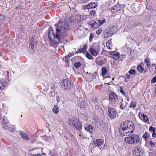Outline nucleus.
<instances>
[{
  "mask_svg": "<svg viewBox=\"0 0 156 156\" xmlns=\"http://www.w3.org/2000/svg\"><path fill=\"white\" fill-rule=\"evenodd\" d=\"M55 32L52 27L49 28L48 37L52 43L58 44L62 42V40L67 34L69 28L67 24L62 21L55 24Z\"/></svg>",
  "mask_w": 156,
  "mask_h": 156,
  "instance_id": "nucleus-1",
  "label": "nucleus"
},
{
  "mask_svg": "<svg viewBox=\"0 0 156 156\" xmlns=\"http://www.w3.org/2000/svg\"><path fill=\"white\" fill-rule=\"evenodd\" d=\"M126 142L128 144H136L140 141L139 136L136 134H133L125 138Z\"/></svg>",
  "mask_w": 156,
  "mask_h": 156,
  "instance_id": "nucleus-2",
  "label": "nucleus"
},
{
  "mask_svg": "<svg viewBox=\"0 0 156 156\" xmlns=\"http://www.w3.org/2000/svg\"><path fill=\"white\" fill-rule=\"evenodd\" d=\"M61 86L64 89L69 90L72 87L73 84L70 80L66 79L62 81Z\"/></svg>",
  "mask_w": 156,
  "mask_h": 156,
  "instance_id": "nucleus-3",
  "label": "nucleus"
},
{
  "mask_svg": "<svg viewBox=\"0 0 156 156\" xmlns=\"http://www.w3.org/2000/svg\"><path fill=\"white\" fill-rule=\"evenodd\" d=\"M109 100L112 104H113L114 107L118 105L117 102L119 98L116 94L114 92H111L109 95Z\"/></svg>",
  "mask_w": 156,
  "mask_h": 156,
  "instance_id": "nucleus-4",
  "label": "nucleus"
},
{
  "mask_svg": "<svg viewBox=\"0 0 156 156\" xmlns=\"http://www.w3.org/2000/svg\"><path fill=\"white\" fill-rule=\"evenodd\" d=\"M107 114L109 118L113 119L116 117L117 112L114 108L108 107V109Z\"/></svg>",
  "mask_w": 156,
  "mask_h": 156,
  "instance_id": "nucleus-5",
  "label": "nucleus"
},
{
  "mask_svg": "<svg viewBox=\"0 0 156 156\" xmlns=\"http://www.w3.org/2000/svg\"><path fill=\"white\" fill-rule=\"evenodd\" d=\"M133 154L135 156H141L143 154V150L139 147L136 146L133 149Z\"/></svg>",
  "mask_w": 156,
  "mask_h": 156,
  "instance_id": "nucleus-6",
  "label": "nucleus"
},
{
  "mask_svg": "<svg viewBox=\"0 0 156 156\" xmlns=\"http://www.w3.org/2000/svg\"><path fill=\"white\" fill-rule=\"evenodd\" d=\"M119 132L121 134L124 136H129V132H128L127 128L123 125H121L119 129Z\"/></svg>",
  "mask_w": 156,
  "mask_h": 156,
  "instance_id": "nucleus-7",
  "label": "nucleus"
},
{
  "mask_svg": "<svg viewBox=\"0 0 156 156\" xmlns=\"http://www.w3.org/2000/svg\"><path fill=\"white\" fill-rule=\"evenodd\" d=\"M113 29L111 27H108L106 29L103 33L104 37L106 38L112 36L113 34Z\"/></svg>",
  "mask_w": 156,
  "mask_h": 156,
  "instance_id": "nucleus-8",
  "label": "nucleus"
},
{
  "mask_svg": "<svg viewBox=\"0 0 156 156\" xmlns=\"http://www.w3.org/2000/svg\"><path fill=\"white\" fill-rule=\"evenodd\" d=\"M122 125L126 127L127 128H133L135 129V126L132 122L130 121H125Z\"/></svg>",
  "mask_w": 156,
  "mask_h": 156,
  "instance_id": "nucleus-9",
  "label": "nucleus"
},
{
  "mask_svg": "<svg viewBox=\"0 0 156 156\" xmlns=\"http://www.w3.org/2000/svg\"><path fill=\"white\" fill-rule=\"evenodd\" d=\"M78 121L79 119H78L76 118H73L72 119H68L69 124L70 126L74 127Z\"/></svg>",
  "mask_w": 156,
  "mask_h": 156,
  "instance_id": "nucleus-10",
  "label": "nucleus"
},
{
  "mask_svg": "<svg viewBox=\"0 0 156 156\" xmlns=\"http://www.w3.org/2000/svg\"><path fill=\"white\" fill-rule=\"evenodd\" d=\"M123 5H118L116 6H114L111 8V11L112 12L114 13L116 12H118L120 10L122 9V7L121 6H122Z\"/></svg>",
  "mask_w": 156,
  "mask_h": 156,
  "instance_id": "nucleus-11",
  "label": "nucleus"
},
{
  "mask_svg": "<svg viewBox=\"0 0 156 156\" xmlns=\"http://www.w3.org/2000/svg\"><path fill=\"white\" fill-rule=\"evenodd\" d=\"M8 85L7 82L5 79L0 80V89L3 90Z\"/></svg>",
  "mask_w": 156,
  "mask_h": 156,
  "instance_id": "nucleus-12",
  "label": "nucleus"
},
{
  "mask_svg": "<svg viewBox=\"0 0 156 156\" xmlns=\"http://www.w3.org/2000/svg\"><path fill=\"white\" fill-rule=\"evenodd\" d=\"M19 133L20 134L23 140H28L30 139V138L24 132L20 131L19 132Z\"/></svg>",
  "mask_w": 156,
  "mask_h": 156,
  "instance_id": "nucleus-13",
  "label": "nucleus"
},
{
  "mask_svg": "<svg viewBox=\"0 0 156 156\" xmlns=\"http://www.w3.org/2000/svg\"><path fill=\"white\" fill-rule=\"evenodd\" d=\"M99 50L98 49V50H95V49L92 48L90 49L89 51L94 56H97L99 53Z\"/></svg>",
  "mask_w": 156,
  "mask_h": 156,
  "instance_id": "nucleus-14",
  "label": "nucleus"
},
{
  "mask_svg": "<svg viewBox=\"0 0 156 156\" xmlns=\"http://www.w3.org/2000/svg\"><path fill=\"white\" fill-rule=\"evenodd\" d=\"M89 24L91 27L97 28L99 27V24L96 22L94 20H91L89 23Z\"/></svg>",
  "mask_w": 156,
  "mask_h": 156,
  "instance_id": "nucleus-15",
  "label": "nucleus"
},
{
  "mask_svg": "<svg viewBox=\"0 0 156 156\" xmlns=\"http://www.w3.org/2000/svg\"><path fill=\"white\" fill-rule=\"evenodd\" d=\"M97 6V4L95 2H91L86 6L87 9L94 8Z\"/></svg>",
  "mask_w": 156,
  "mask_h": 156,
  "instance_id": "nucleus-16",
  "label": "nucleus"
},
{
  "mask_svg": "<svg viewBox=\"0 0 156 156\" xmlns=\"http://www.w3.org/2000/svg\"><path fill=\"white\" fill-rule=\"evenodd\" d=\"M84 128L86 131H88L90 133H92L93 132L92 127L90 125H85Z\"/></svg>",
  "mask_w": 156,
  "mask_h": 156,
  "instance_id": "nucleus-17",
  "label": "nucleus"
},
{
  "mask_svg": "<svg viewBox=\"0 0 156 156\" xmlns=\"http://www.w3.org/2000/svg\"><path fill=\"white\" fill-rule=\"evenodd\" d=\"M94 144L95 146L99 147L102 145V142L101 140L97 139L94 140Z\"/></svg>",
  "mask_w": 156,
  "mask_h": 156,
  "instance_id": "nucleus-18",
  "label": "nucleus"
},
{
  "mask_svg": "<svg viewBox=\"0 0 156 156\" xmlns=\"http://www.w3.org/2000/svg\"><path fill=\"white\" fill-rule=\"evenodd\" d=\"M78 105L80 106V107L81 109L86 108L87 106L86 101L85 100H82L80 102Z\"/></svg>",
  "mask_w": 156,
  "mask_h": 156,
  "instance_id": "nucleus-19",
  "label": "nucleus"
},
{
  "mask_svg": "<svg viewBox=\"0 0 156 156\" xmlns=\"http://www.w3.org/2000/svg\"><path fill=\"white\" fill-rule=\"evenodd\" d=\"M96 62L97 64L99 66H101L104 64V61L101 58H98L96 59Z\"/></svg>",
  "mask_w": 156,
  "mask_h": 156,
  "instance_id": "nucleus-20",
  "label": "nucleus"
},
{
  "mask_svg": "<svg viewBox=\"0 0 156 156\" xmlns=\"http://www.w3.org/2000/svg\"><path fill=\"white\" fill-rule=\"evenodd\" d=\"M140 118L144 122H147L149 121V119L147 117V115H144V114H141V116Z\"/></svg>",
  "mask_w": 156,
  "mask_h": 156,
  "instance_id": "nucleus-21",
  "label": "nucleus"
},
{
  "mask_svg": "<svg viewBox=\"0 0 156 156\" xmlns=\"http://www.w3.org/2000/svg\"><path fill=\"white\" fill-rule=\"evenodd\" d=\"M82 123L79 122L75 126L76 129L79 130H80L82 128Z\"/></svg>",
  "mask_w": 156,
  "mask_h": 156,
  "instance_id": "nucleus-22",
  "label": "nucleus"
},
{
  "mask_svg": "<svg viewBox=\"0 0 156 156\" xmlns=\"http://www.w3.org/2000/svg\"><path fill=\"white\" fill-rule=\"evenodd\" d=\"M150 136V134L149 133L146 132L142 136V138L144 139L145 141H146L147 138H148Z\"/></svg>",
  "mask_w": 156,
  "mask_h": 156,
  "instance_id": "nucleus-23",
  "label": "nucleus"
},
{
  "mask_svg": "<svg viewBox=\"0 0 156 156\" xmlns=\"http://www.w3.org/2000/svg\"><path fill=\"white\" fill-rule=\"evenodd\" d=\"M58 107L56 105H55L52 109L53 112L55 114H57L58 112Z\"/></svg>",
  "mask_w": 156,
  "mask_h": 156,
  "instance_id": "nucleus-24",
  "label": "nucleus"
},
{
  "mask_svg": "<svg viewBox=\"0 0 156 156\" xmlns=\"http://www.w3.org/2000/svg\"><path fill=\"white\" fill-rule=\"evenodd\" d=\"M136 106V103L133 101L130 104V105L129 106V108H134Z\"/></svg>",
  "mask_w": 156,
  "mask_h": 156,
  "instance_id": "nucleus-25",
  "label": "nucleus"
},
{
  "mask_svg": "<svg viewBox=\"0 0 156 156\" xmlns=\"http://www.w3.org/2000/svg\"><path fill=\"white\" fill-rule=\"evenodd\" d=\"M137 69L140 73H142L144 69L140 65H138L137 66Z\"/></svg>",
  "mask_w": 156,
  "mask_h": 156,
  "instance_id": "nucleus-26",
  "label": "nucleus"
},
{
  "mask_svg": "<svg viewBox=\"0 0 156 156\" xmlns=\"http://www.w3.org/2000/svg\"><path fill=\"white\" fill-rule=\"evenodd\" d=\"M8 129L7 130H9L10 132H12L15 131V127L12 125H9Z\"/></svg>",
  "mask_w": 156,
  "mask_h": 156,
  "instance_id": "nucleus-27",
  "label": "nucleus"
},
{
  "mask_svg": "<svg viewBox=\"0 0 156 156\" xmlns=\"http://www.w3.org/2000/svg\"><path fill=\"white\" fill-rule=\"evenodd\" d=\"M81 65V63L80 62H76L74 64V66L76 68H79Z\"/></svg>",
  "mask_w": 156,
  "mask_h": 156,
  "instance_id": "nucleus-28",
  "label": "nucleus"
},
{
  "mask_svg": "<svg viewBox=\"0 0 156 156\" xmlns=\"http://www.w3.org/2000/svg\"><path fill=\"white\" fill-rule=\"evenodd\" d=\"M98 24L99 26H101L105 22V19L103 20H98Z\"/></svg>",
  "mask_w": 156,
  "mask_h": 156,
  "instance_id": "nucleus-29",
  "label": "nucleus"
},
{
  "mask_svg": "<svg viewBox=\"0 0 156 156\" xmlns=\"http://www.w3.org/2000/svg\"><path fill=\"white\" fill-rule=\"evenodd\" d=\"M102 75L104 76H105L107 73V69L105 68H103L101 69Z\"/></svg>",
  "mask_w": 156,
  "mask_h": 156,
  "instance_id": "nucleus-30",
  "label": "nucleus"
},
{
  "mask_svg": "<svg viewBox=\"0 0 156 156\" xmlns=\"http://www.w3.org/2000/svg\"><path fill=\"white\" fill-rule=\"evenodd\" d=\"M149 143L150 144V146L152 148H154L155 146V143L152 140H151L149 141Z\"/></svg>",
  "mask_w": 156,
  "mask_h": 156,
  "instance_id": "nucleus-31",
  "label": "nucleus"
},
{
  "mask_svg": "<svg viewBox=\"0 0 156 156\" xmlns=\"http://www.w3.org/2000/svg\"><path fill=\"white\" fill-rule=\"evenodd\" d=\"M112 44V41L110 39L106 42V47L109 49H110V44Z\"/></svg>",
  "mask_w": 156,
  "mask_h": 156,
  "instance_id": "nucleus-32",
  "label": "nucleus"
},
{
  "mask_svg": "<svg viewBox=\"0 0 156 156\" xmlns=\"http://www.w3.org/2000/svg\"><path fill=\"white\" fill-rule=\"evenodd\" d=\"M127 129L128 132H129V135H130L132 133H133V131L135 129L129 128H127Z\"/></svg>",
  "mask_w": 156,
  "mask_h": 156,
  "instance_id": "nucleus-33",
  "label": "nucleus"
},
{
  "mask_svg": "<svg viewBox=\"0 0 156 156\" xmlns=\"http://www.w3.org/2000/svg\"><path fill=\"white\" fill-rule=\"evenodd\" d=\"M109 53L110 54H111V55H112V56L113 55H117L118 54H119V52H118L117 51H110L109 52Z\"/></svg>",
  "mask_w": 156,
  "mask_h": 156,
  "instance_id": "nucleus-34",
  "label": "nucleus"
},
{
  "mask_svg": "<svg viewBox=\"0 0 156 156\" xmlns=\"http://www.w3.org/2000/svg\"><path fill=\"white\" fill-rule=\"evenodd\" d=\"M9 124L8 123L7 124H2V127L4 129H6L7 130L8 129V127L9 126Z\"/></svg>",
  "mask_w": 156,
  "mask_h": 156,
  "instance_id": "nucleus-35",
  "label": "nucleus"
},
{
  "mask_svg": "<svg viewBox=\"0 0 156 156\" xmlns=\"http://www.w3.org/2000/svg\"><path fill=\"white\" fill-rule=\"evenodd\" d=\"M86 57L87 58H88L89 59H93V57H92V56L88 52H87L86 53Z\"/></svg>",
  "mask_w": 156,
  "mask_h": 156,
  "instance_id": "nucleus-36",
  "label": "nucleus"
},
{
  "mask_svg": "<svg viewBox=\"0 0 156 156\" xmlns=\"http://www.w3.org/2000/svg\"><path fill=\"white\" fill-rule=\"evenodd\" d=\"M90 15L93 16H94L96 14L95 11L94 10H92L90 12Z\"/></svg>",
  "mask_w": 156,
  "mask_h": 156,
  "instance_id": "nucleus-37",
  "label": "nucleus"
},
{
  "mask_svg": "<svg viewBox=\"0 0 156 156\" xmlns=\"http://www.w3.org/2000/svg\"><path fill=\"white\" fill-rule=\"evenodd\" d=\"M129 73L130 74L134 75L136 74V71L135 70L131 69V70H130L129 71Z\"/></svg>",
  "mask_w": 156,
  "mask_h": 156,
  "instance_id": "nucleus-38",
  "label": "nucleus"
},
{
  "mask_svg": "<svg viewBox=\"0 0 156 156\" xmlns=\"http://www.w3.org/2000/svg\"><path fill=\"white\" fill-rule=\"evenodd\" d=\"M144 62L147 66H150V62L147 59H145Z\"/></svg>",
  "mask_w": 156,
  "mask_h": 156,
  "instance_id": "nucleus-39",
  "label": "nucleus"
},
{
  "mask_svg": "<svg viewBox=\"0 0 156 156\" xmlns=\"http://www.w3.org/2000/svg\"><path fill=\"white\" fill-rule=\"evenodd\" d=\"M119 54H118L116 55H113L112 56V58L116 60L119 58Z\"/></svg>",
  "mask_w": 156,
  "mask_h": 156,
  "instance_id": "nucleus-40",
  "label": "nucleus"
},
{
  "mask_svg": "<svg viewBox=\"0 0 156 156\" xmlns=\"http://www.w3.org/2000/svg\"><path fill=\"white\" fill-rule=\"evenodd\" d=\"M149 131H152L153 132H154L155 131V128L152 126H150L149 128Z\"/></svg>",
  "mask_w": 156,
  "mask_h": 156,
  "instance_id": "nucleus-41",
  "label": "nucleus"
},
{
  "mask_svg": "<svg viewBox=\"0 0 156 156\" xmlns=\"http://www.w3.org/2000/svg\"><path fill=\"white\" fill-rule=\"evenodd\" d=\"M94 37V34L93 33H91L89 36V41L90 42H91L92 41V39Z\"/></svg>",
  "mask_w": 156,
  "mask_h": 156,
  "instance_id": "nucleus-42",
  "label": "nucleus"
},
{
  "mask_svg": "<svg viewBox=\"0 0 156 156\" xmlns=\"http://www.w3.org/2000/svg\"><path fill=\"white\" fill-rule=\"evenodd\" d=\"M70 58L69 55L66 56L65 57V60L66 62H68L69 61V58Z\"/></svg>",
  "mask_w": 156,
  "mask_h": 156,
  "instance_id": "nucleus-43",
  "label": "nucleus"
},
{
  "mask_svg": "<svg viewBox=\"0 0 156 156\" xmlns=\"http://www.w3.org/2000/svg\"><path fill=\"white\" fill-rule=\"evenodd\" d=\"M93 103H95L97 102V98L95 97H93L92 99L90 100Z\"/></svg>",
  "mask_w": 156,
  "mask_h": 156,
  "instance_id": "nucleus-44",
  "label": "nucleus"
},
{
  "mask_svg": "<svg viewBox=\"0 0 156 156\" xmlns=\"http://www.w3.org/2000/svg\"><path fill=\"white\" fill-rule=\"evenodd\" d=\"M102 30L101 29V28L98 29V30H97L96 31V34L98 35H99L101 32L102 31Z\"/></svg>",
  "mask_w": 156,
  "mask_h": 156,
  "instance_id": "nucleus-45",
  "label": "nucleus"
},
{
  "mask_svg": "<svg viewBox=\"0 0 156 156\" xmlns=\"http://www.w3.org/2000/svg\"><path fill=\"white\" fill-rule=\"evenodd\" d=\"M156 82V77H154L151 81V83H155Z\"/></svg>",
  "mask_w": 156,
  "mask_h": 156,
  "instance_id": "nucleus-46",
  "label": "nucleus"
},
{
  "mask_svg": "<svg viewBox=\"0 0 156 156\" xmlns=\"http://www.w3.org/2000/svg\"><path fill=\"white\" fill-rule=\"evenodd\" d=\"M35 46V45L34 44H33L32 43L30 45L29 48V50L31 49V50H33V48H34V46Z\"/></svg>",
  "mask_w": 156,
  "mask_h": 156,
  "instance_id": "nucleus-47",
  "label": "nucleus"
},
{
  "mask_svg": "<svg viewBox=\"0 0 156 156\" xmlns=\"http://www.w3.org/2000/svg\"><path fill=\"white\" fill-rule=\"evenodd\" d=\"M9 123V121L7 120H5L4 119L3 120V124H7Z\"/></svg>",
  "mask_w": 156,
  "mask_h": 156,
  "instance_id": "nucleus-48",
  "label": "nucleus"
},
{
  "mask_svg": "<svg viewBox=\"0 0 156 156\" xmlns=\"http://www.w3.org/2000/svg\"><path fill=\"white\" fill-rule=\"evenodd\" d=\"M84 51L83 50L82 48L79 49L77 51H76L77 53H80Z\"/></svg>",
  "mask_w": 156,
  "mask_h": 156,
  "instance_id": "nucleus-49",
  "label": "nucleus"
},
{
  "mask_svg": "<svg viewBox=\"0 0 156 156\" xmlns=\"http://www.w3.org/2000/svg\"><path fill=\"white\" fill-rule=\"evenodd\" d=\"M120 92L123 95H124L125 92L122 90V87H120Z\"/></svg>",
  "mask_w": 156,
  "mask_h": 156,
  "instance_id": "nucleus-50",
  "label": "nucleus"
},
{
  "mask_svg": "<svg viewBox=\"0 0 156 156\" xmlns=\"http://www.w3.org/2000/svg\"><path fill=\"white\" fill-rule=\"evenodd\" d=\"M87 48V46L86 45H84L82 49L84 51Z\"/></svg>",
  "mask_w": 156,
  "mask_h": 156,
  "instance_id": "nucleus-51",
  "label": "nucleus"
},
{
  "mask_svg": "<svg viewBox=\"0 0 156 156\" xmlns=\"http://www.w3.org/2000/svg\"><path fill=\"white\" fill-rule=\"evenodd\" d=\"M125 77L128 79H129L130 78V76L129 74H126L125 75Z\"/></svg>",
  "mask_w": 156,
  "mask_h": 156,
  "instance_id": "nucleus-52",
  "label": "nucleus"
},
{
  "mask_svg": "<svg viewBox=\"0 0 156 156\" xmlns=\"http://www.w3.org/2000/svg\"><path fill=\"white\" fill-rule=\"evenodd\" d=\"M152 136L154 137H156V133L154 132H153L152 134Z\"/></svg>",
  "mask_w": 156,
  "mask_h": 156,
  "instance_id": "nucleus-53",
  "label": "nucleus"
},
{
  "mask_svg": "<svg viewBox=\"0 0 156 156\" xmlns=\"http://www.w3.org/2000/svg\"><path fill=\"white\" fill-rule=\"evenodd\" d=\"M81 1L83 3H85L87 2L88 0H81Z\"/></svg>",
  "mask_w": 156,
  "mask_h": 156,
  "instance_id": "nucleus-54",
  "label": "nucleus"
},
{
  "mask_svg": "<svg viewBox=\"0 0 156 156\" xmlns=\"http://www.w3.org/2000/svg\"><path fill=\"white\" fill-rule=\"evenodd\" d=\"M123 107L124 106L122 104L120 105V108H121L122 110H123L124 109Z\"/></svg>",
  "mask_w": 156,
  "mask_h": 156,
  "instance_id": "nucleus-55",
  "label": "nucleus"
},
{
  "mask_svg": "<svg viewBox=\"0 0 156 156\" xmlns=\"http://www.w3.org/2000/svg\"><path fill=\"white\" fill-rule=\"evenodd\" d=\"M56 100L58 102L60 101V99L58 96L56 97Z\"/></svg>",
  "mask_w": 156,
  "mask_h": 156,
  "instance_id": "nucleus-56",
  "label": "nucleus"
},
{
  "mask_svg": "<svg viewBox=\"0 0 156 156\" xmlns=\"http://www.w3.org/2000/svg\"><path fill=\"white\" fill-rule=\"evenodd\" d=\"M74 54H73V53H69V55L70 58V57H71Z\"/></svg>",
  "mask_w": 156,
  "mask_h": 156,
  "instance_id": "nucleus-57",
  "label": "nucleus"
},
{
  "mask_svg": "<svg viewBox=\"0 0 156 156\" xmlns=\"http://www.w3.org/2000/svg\"><path fill=\"white\" fill-rule=\"evenodd\" d=\"M107 147V145L106 144H105L104 145L103 148H104L105 149Z\"/></svg>",
  "mask_w": 156,
  "mask_h": 156,
  "instance_id": "nucleus-58",
  "label": "nucleus"
},
{
  "mask_svg": "<svg viewBox=\"0 0 156 156\" xmlns=\"http://www.w3.org/2000/svg\"><path fill=\"white\" fill-rule=\"evenodd\" d=\"M34 156H39V155H41L39 154H34Z\"/></svg>",
  "mask_w": 156,
  "mask_h": 156,
  "instance_id": "nucleus-59",
  "label": "nucleus"
},
{
  "mask_svg": "<svg viewBox=\"0 0 156 156\" xmlns=\"http://www.w3.org/2000/svg\"><path fill=\"white\" fill-rule=\"evenodd\" d=\"M134 51H131L130 52V54L131 55H132L133 54V52Z\"/></svg>",
  "mask_w": 156,
  "mask_h": 156,
  "instance_id": "nucleus-60",
  "label": "nucleus"
},
{
  "mask_svg": "<svg viewBox=\"0 0 156 156\" xmlns=\"http://www.w3.org/2000/svg\"><path fill=\"white\" fill-rule=\"evenodd\" d=\"M154 93L156 94V87H155V90H154Z\"/></svg>",
  "mask_w": 156,
  "mask_h": 156,
  "instance_id": "nucleus-61",
  "label": "nucleus"
},
{
  "mask_svg": "<svg viewBox=\"0 0 156 156\" xmlns=\"http://www.w3.org/2000/svg\"><path fill=\"white\" fill-rule=\"evenodd\" d=\"M82 156H86V155H82Z\"/></svg>",
  "mask_w": 156,
  "mask_h": 156,
  "instance_id": "nucleus-62",
  "label": "nucleus"
},
{
  "mask_svg": "<svg viewBox=\"0 0 156 156\" xmlns=\"http://www.w3.org/2000/svg\"><path fill=\"white\" fill-rule=\"evenodd\" d=\"M114 78H112V80H114Z\"/></svg>",
  "mask_w": 156,
  "mask_h": 156,
  "instance_id": "nucleus-63",
  "label": "nucleus"
},
{
  "mask_svg": "<svg viewBox=\"0 0 156 156\" xmlns=\"http://www.w3.org/2000/svg\"><path fill=\"white\" fill-rule=\"evenodd\" d=\"M155 69H156V66L155 67Z\"/></svg>",
  "mask_w": 156,
  "mask_h": 156,
  "instance_id": "nucleus-64",
  "label": "nucleus"
}]
</instances>
